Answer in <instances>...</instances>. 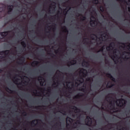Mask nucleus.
Listing matches in <instances>:
<instances>
[{
    "mask_svg": "<svg viewBox=\"0 0 130 130\" xmlns=\"http://www.w3.org/2000/svg\"><path fill=\"white\" fill-rule=\"evenodd\" d=\"M90 23L91 27H95V26H97V19L93 16H91Z\"/></svg>",
    "mask_w": 130,
    "mask_h": 130,
    "instance_id": "obj_7",
    "label": "nucleus"
},
{
    "mask_svg": "<svg viewBox=\"0 0 130 130\" xmlns=\"http://www.w3.org/2000/svg\"><path fill=\"white\" fill-rule=\"evenodd\" d=\"M78 72L79 78L75 81V85L77 86V87H79V85H81V84H83V82L85 81V78H87L88 75V72L84 69H80Z\"/></svg>",
    "mask_w": 130,
    "mask_h": 130,
    "instance_id": "obj_2",
    "label": "nucleus"
},
{
    "mask_svg": "<svg viewBox=\"0 0 130 130\" xmlns=\"http://www.w3.org/2000/svg\"><path fill=\"white\" fill-rule=\"evenodd\" d=\"M119 130H126V128H125L123 127H122L120 128V129H119Z\"/></svg>",
    "mask_w": 130,
    "mask_h": 130,
    "instance_id": "obj_20",
    "label": "nucleus"
},
{
    "mask_svg": "<svg viewBox=\"0 0 130 130\" xmlns=\"http://www.w3.org/2000/svg\"><path fill=\"white\" fill-rule=\"evenodd\" d=\"M83 20H86V17H83Z\"/></svg>",
    "mask_w": 130,
    "mask_h": 130,
    "instance_id": "obj_23",
    "label": "nucleus"
},
{
    "mask_svg": "<svg viewBox=\"0 0 130 130\" xmlns=\"http://www.w3.org/2000/svg\"><path fill=\"white\" fill-rule=\"evenodd\" d=\"M85 122L87 125H91L92 124V118L89 116H87L85 120Z\"/></svg>",
    "mask_w": 130,
    "mask_h": 130,
    "instance_id": "obj_10",
    "label": "nucleus"
},
{
    "mask_svg": "<svg viewBox=\"0 0 130 130\" xmlns=\"http://www.w3.org/2000/svg\"><path fill=\"white\" fill-rule=\"evenodd\" d=\"M110 87H111V86H110Z\"/></svg>",
    "mask_w": 130,
    "mask_h": 130,
    "instance_id": "obj_33",
    "label": "nucleus"
},
{
    "mask_svg": "<svg viewBox=\"0 0 130 130\" xmlns=\"http://www.w3.org/2000/svg\"><path fill=\"white\" fill-rule=\"evenodd\" d=\"M107 101L109 103L110 106V109L113 110L115 109V107H114V104H116L117 106H119L120 107H122L125 104V100L123 99H119L116 101H112L109 99H107Z\"/></svg>",
    "mask_w": 130,
    "mask_h": 130,
    "instance_id": "obj_3",
    "label": "nucleus"
},
{
    "mask_svg": "<svg viewBox=\"0 0 130 130\" xmlns=\"http://www.w3.org/2000/svg\"><path fill=\"white\" fill-rule=\"evenodd\" d=\"M64 85L66 86L67 88L72 89V88H73L74 86H75V83H74L73 81H67L66 83H64Z\"/></svg>",
    "mask_w": 130,
    "mask_h": 130,
    "instance_id": "obj_9",
    "label": "nucleus"
},
{
    "mask_svg": "<svg viewBox=\"0 0 130 130\" xmlns=\"http://www.w3.org/2000/svg\"><path fill=\"white\" fill-rule=\"evenodd\" d=\"M64 114H66V113H64Z\"/></svg>",
    "mask_w": 130,
    "mask_h": 130,
    "instance_id": "obj_32",
    "label": "nucleus"
},
{
    "mask_svg": "<svg viewBox=\"0 0 130 130\" xmlns=\"http://www.w3.org/2000/svg\"><path fill=\"white\" fill-rule=\"evenodd\" d=\"M21 44H22V45L24 47H25L26 46V44H25V42H21Z\"/></svg>",
    "mask_w": 130,
    "mask_h": 130,
    "instance_id": "obj_17",
    "label": "nucleus"
},
{
    "mask_svg": "<svg viewBox=\"0 0 130 130\" xmlns=\"http://www.w3.org/2000/svg\"><path fill=\"white\" fill-rule=\"evenodd\" d=\"M70 122H72V120H73V119H70Z\"/></svg>",
    "mask_w": 130,
    "mask_h": 130,
    "instance_id": "obj_24",
    "label": "nucleus"
},
{
    "mask_svg": "<svg viewBox=\"0 0 130 130\" xmlns=\"http://www.w3.org/2000/svg\"><path fill=\"white\" fill-rule=\"evenodd\" d=\"M98 3H99V1L98 0H95L94 1V3L96 5H97V4H98Z\"/></svg>",
    "mask_w": 130,
    "mask_h": 130,
    "instance_id": "obj_18",
    "label": "nucleus"
},
{
    "mask_svg": "<svg viewBox=\"0 0 130 130\" xmlns=\"http://www.w3.org/2000/svg\"><path fill=\"white\" fill-rule=\"evenodd\" d=\"M76 62H77V61H73V62H71V64H75L76 63Z\"/></svg>",
    "mask_w": 130,
    "mask_h": 130,
    "instance_id": "obj_22",
    "label": "nucleus"
},
{
    "mask_svg": "<svg viewBox=\"0 0 130 130\" xmlns=\"http://www.w3.org/2000/svg\"><path fill=\"white\" fill-rule=\"evenodd\" d=\"M38 89H40V87H38Z\"/></svg>",
    "mask_w": 130,
    "mask_h": 130,
    "instance_id": "obj_30",
    "label": "nucleus"
},
{
    "mask_svg": "<svg viewBox=\"0 0 130 130\" xmlns=\"http://www.w3.org/2000/svg\"><path fill=\"white\" fill-rule=\"evenodd\" d=\"M106 34H102L100 38L95 35H91L90 36V38L92 40H97L99 39L101 41H104V38L105 39V38H106Z\"/></svg>",
    "mask_w": 130,
    "mask_h": 130,
    "instance_id": "obj_5",
    "label": "nucleus"
},
{
    "mask_svg": "<svg viewBox=\"0 0 130 130\" xmlns=\"http://www.w3.org/2000/svg\"><path fill=\"white\" fill-rule=\"evenodd\" d=\"M10 55V51H3L0 52V59L5 60Z\"/></svg>",
    "mask_w": 130,
    "mask_h": 130,
    "instance_id": "obj_6",
    "label": "nucleus"
},
{
    "mask_svg": "<svg viewBox=\"0 0 130 130\" xmlns=\"http://www.w3.org/2000/svg\"><path fill=\"white\" fill-rule=\"evenodd\" d=\"M107 76H108V77L109 78H110V79H111V80H112L113 81H114V78L112 77V76L111 75L109 74V75H108Z\"/></svg>",
    "mask_w": 130,
    "mask_h": 130,
    "instance_id": "obj_16",
    "label": "nucleus"
},
{
    "mask_svg": "<svg viewBox=\"0 0 130 130\" xmlns=\"http://www.w3.org/2000/svg\"><path fill=\"white\" fill-rule=\"evenodd\" d=\"M38 92V91L37 90V89H35V92L34 93L35 95H36Z\"/></svg>",
    "mask_w": 130,
    "mask_h": 130,
    "instance_id": "obj_19",
    "label": "nucleus"
},
{
    "mask_svg": "<svg viewBox=\"0 0 130 130\" xmlns=\"http://www.w3.org/2000/svg\"><path fill=\"white\" fill-rule=\"evenodd\" d=\"M68 120H69V118H67V121H68Z\"/></svg>",
    "mask_w": 130,
    "mask_h": 130,
    "instance_id": "obj_27",
    "label": "nucleus"
},
{
    "mask_svg": "<svg viewBox=\"0 0 130 130\" xmlns=\"http://www.w3.org/2000/svg\"><path fill=\"white\" fill-rule=\"evenodd\" d=\"M125 3L126 5L130 6V0H125Z\"/></svg>",
    "mask_w": 130,
    "mask_h": 130,
    "instance_id": "obj_15",
    "label": "nucleus"
},
{
    "mask_svg": "<svg viewBox=\"0 0 130 130\" xmlns=\"http://www.w3.org/2000/svg\"><path fill=\"white\" fill-rule=\"evenodd\" d=\"M85 89H86V87H85Z\"/></svg>",
    "mask_w": 130,
    "mask_h": 130,
    "instance_id": "obj_31",
    "label": "nucleus"
},
{
    "mask_svg": "<svg viewBox=\"0 0 130 130\" xmlns=\"http://www.w3.org/2000/svg\"><path fill=\"white\" fill-rule=\"evenodd\" d=\"M3 72V70H0V73H2Z\"/></svg>",
    "mask_w": 130,
    "mask_h": 130,
    "instance_id": "obj_26",
    "label": "nucleus"
},
{
    "mask_svg": "<svg viewBox=\"0 0 130 130\" xmlns=\"http://www.w3.org/2000/svg\"><path fill=\"white\" fill-rule=\"evenodd\" d=\"M12 80L13 82H15L16 84H18V81L21 82V83H23V82L24 83H28L29 81V78L25 75H16L14 76V77L12 78Z\"/></svg>",
    "mask_w": 130,
    "mask_h": 130,
    "instance_id": "obj_4",
    "label": "nucleus"
},
{
    "mask_svg": "<svg viewBox=\"0 0 130 130\" xmlns=\"http://www.w3.org/2000/svg\"><path fill=\"white\" fill-rule=\"evenodd\" d=\"M87 81H90V78H88V79H87Z\"/></svg>",
    "mask_w": 130,
    "mask_h": 130,
    "instance_id": "obj_28",
    "label": "nucleus"
},
{
    "mask_svg": "<svg viewBox=\"0 0 130 130\" xmlns=\"http://www.w3.org/2000/svg\"><path fill=\"white\" fill-rule=\"evenodd\" d=\"M73 110H74V112L77 113L78 112V108L76 107H73Z\"/></svg>",
    "mask_w": 130,
    "mask_h": 130,
    "instance_id": "obj_14",
    "label": "nucleus"
},
{
    "mask_svg": "<svg viewBox=\"0 0 130 130\" xmlns=\"http://www.w3.org/2000/svg\"><path fill=\"white\" fill-rule=\"evenodd\" d=\"M128 10L129 12H130V7L128 8Z\"/></svg>",
    "mask_w": 130,
    "mask_h": 130,
    "instance_id": "obj_25",
    "label": "nucleus"
},
{
    "mask_svg": "<svg viewBox=\"0 0 130 130\" xmlns=\"http://www.w3.org/2000/svg\"><path fill=\"white\" fill-rule=\"evenodd\" d=\"M9 34V32L8 31H5L3 32H1L0 33V39H3V38H5L7 35Z\"/></svg>",
    "mask_w": 130,
    "mask_h": 130,
    "instance_id": "obj_11",
    "label": "nucleus"
},
{
    "mask_svg": "<svg viewBox=\"0 0 130 130\" xmlns=\"http://www.w3.org/2000/svg\"><path fill=\"white\" fill-rule=\"evenodd\" d=\"M38 81L42 86L46 85V82H45V79L43 77H40L38 78Z\"/></svg>",
    "mask_w": 130,
    "mask_h": 130,
    "instance_id": "obj_8",
    "label": "nucleus"
},
{
    "mask_svg": "<svg viewBox=\"0 0 130 130\" xmlns=\"http://www.w3.org/2000/svg\"><path fill=\"white\" fill-rule=\"evenodd\" d=\"M37 120H35L31 122V124H32L33 126H34L35 125H36V124H37Z\"/></svg>",
    "mask_w": 130,
    "mask_h": 130,
    "instance_id": "obj_13",
    "label": "nucleus"
},
{
    "mask_svg": "<svg viewBox=\"0 0 130 130\" xmlns=\"http://www.w3.org/2000/svg\"><path fill=\"white\" fill-rule=\"evenodd\" d=\"M13 8H14V7L13 6H9L8 7V13L9 14H11V12H12V11H13Z\"/></svg>",
    "mask_w": 130,
    "mask_h": 130,
    "instance_id": "obj_12",
    "label": "nucleus"
},
{
    "mask_svg": "<svg viewBox=\"0 0 130 130\" xmlns=\"http://www.w3.org/2000/svg\"><path fill=\"white\" fill-rule=\"evenodd\" d=\"M106 49L108 51H110L113 53V57H112L113 59L114 60V58H116L117 59L120 56L123 59H130V44H122L120 46V48L123 49V50H127V51H124L121 54V52L117 49L115 48V44L114 43H111L109 46H104L101 49L100 51L103 52L104 51V49Z\"/></svg>",
    "mask_w": 130,
    "mask_h": 130,
    "instance_id": "obj_1",
    "label": "nucleus"
},
{
    "mask_svg": "<svg viewBox=\"0 0 130 130\" xmlns=\"http://www.w3.org/2000/svg\"><path fill=\"white\" fill-rule=\"evenodd\" d=\"M9 74H10V76H11V73H10V72H9Z\"/></svg>",
    "mask_w": 130,
    "mask_h": 130,
    "instance_id": "obj_29",
    "label": "nucleus"
},
{
    "mask_svg": "<svg viewBox=\"0 0 130 130\" xmlns=\"http://www.w3.org/2000/svg\"><path fill=\"white\" fill-rule=\"evenodd\" d=\"M58 82V77H56V79H55V80H54V82Z\"/></svg>",
    "mask_w": 130,
    "mask_h": 130,
    "instance_id": "obj_21",
    "label": "nucleus"
}]
</instances>
